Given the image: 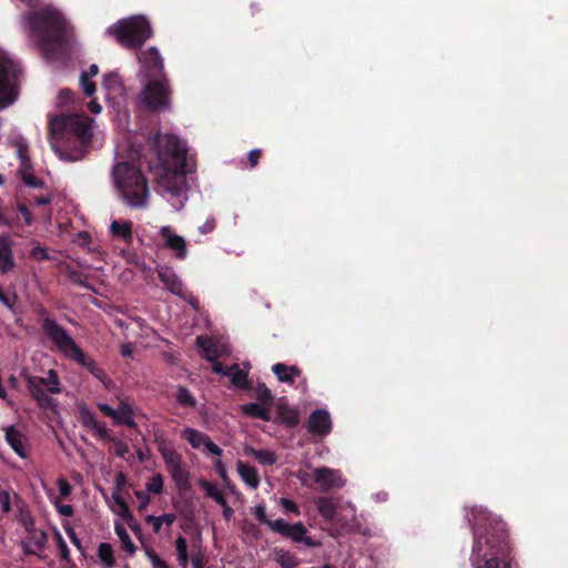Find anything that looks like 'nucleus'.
Masks as SVG:
<instances>
[{"label": "nucleus", "instance_id": "nucleus-1", "mask_svg": "<svg viewBox=\"0 0 568 568\" xmlns=\"http://www.w3.org/2000/svg\"><path fill=\"white\" fill-rule=\"evenodd\" d=\"M467 520L473 530V568H513L515 558L507 524L483 508L473 507Z\"/></svg>", "mask_w": 568, "mask_h": 568}, {"label": "nucleus", "instance_id": "nucleus-2", "mask_svg": "<svg viewBox=\"0 0 568 568\" xmlns=\"http://www.w3.org/2000/svg\"><path fill=\"white\" fill-rule=\"evenodd\" d=\"M21 22L47 55L62 52L70 44L71 28L63 14L51 4L22 13Z\"/></svg>", "mask_w": 568, "mask_h": 568}, {"label": "nucleus", "instance_id": "nucleus-3", "mask_svg": "<svg viewBox=\"0 0 568 568\" xmlns=\"http://www.w3.org/2000/svg\"><path fill=\"white\" fill-rule=\"evenodd\" d=\"M51 145L63 160H81L91 143L92 133L89 118L79 114L59 115L49 123Z\"/></svg>", "mask_w": 568, "mask_h": 568}, {"label": "nucleus", "instance_id": "nucleus-4", "mask_svg": "<svg viewBox=\"0 0 568 568\" xmlns=\"http://www.w3.org/2000/svg\"><path fill=\"white\" fill-rule=\"evenodd\" d=\"M112 176L119 197L131 209H144L150 191L142 170L134 163L119 162L113 166Z\"/></svg>", "mask_w": 568, "mask_h": 568}, {"label": "nucleus", "instance_id": "nucleus-5", "mask_svg": "<svg viewBox=\"0 0 568 568\" xmlns=\"http://www.w3.org/2000/svg\"><path fill=\"white\" fill-rule=\"evenodd\" d=\"M109 32L121 45L133 49L142 47L153 34L149 20L142 16L120 20L109 28Z\"/></svg>", "mask_w": 568, "mask_h": 568}, {"label": "nucleus", "instance_id": "nucleus-6", "mask_svg": "<svg viewBox=\"0 0 568 568\" xmlns=\"http://www.w3.org/2000/svg\"><path fill=\"white\" fill-rule=\"evenodd\" d=\"M172 90L168 77L148 79L140 100L150 111H170Z\"/></svg>", "mask_w": 568, "mask_h": 568}, {"label": "nucleus", "instance_id": "nucleus-7", "mask_svg": "<svg viewBox=\"0 0 568 568\" xmlns=\"http://www.w3.org/2000/svg\"><path fill=\"white\" fill-rule=\"evenodd\" d=\"M19 74L20 68L16 62L0 57V110L16 101Z\"/></svg>", "mask_w": 568, "mask_h": 568}, {"label": "nucleus", "instance_id": "nucleus-8", "mask_svg": "<svg viewBox=\"0 0 568 568\" xmlns=\"http://www.w3.org/2000/svg\"><path fill=\"white\" fill-rule=\"evenodd\" d=\"M67 357L75 361L82 367L88 369L91 375L98 378L104 386H109L112 381L106 373L97 364V362L89 355L84 354L79 345L71 338L63 348L60 349Z\"/></svg>", "mask_w": 568, "mask_h": 568}, {"label": "nucleus", "instance_id": "nucleus-9", "mask_svg": "<svg viewBox=\"0 0 568 568\" xmlns=\"http://www.w3.org/2000/svg\"><path fill=\"white\" fill-rule=\"evenodd\" d=\"M272 531L276 532L294 542L303 544L310 548L321 546L320 541L307 535L306 526L298 521L294 524L286 523L284 519H275L272 525Z\"/></svg>", "mask_w": 568, "mask_h": 568}, {"label": "nucleus", "instance_id": "nucleus-10", "mask_svg": "<svg viewBox=\"0 0 568 568\" xmlns=\"http://www.w3.org/2000/svg\"><path fill=\"white\" fill-rule=\"evenodd\" d=\"M36 314L41 318V327L45 336L60 351L72 338L67 329L49 316V311L43 305H38Z\"/></svg>", "mask_w": 568, "mask_h": 568}, {"label": "nucleus", "instance_id": "nucleus-11", "mask_svg": "<svg viewBox=\"0 0 568 568\" xmlns=\"http://www.w3.org/2000/svg\"><path fill=\"white\" fill-rule=\"evenodd\" d=\"M97 406L102 414L112 418L114 424L124 425L130 428H134L136 426L133 417V407L128 399H120L116 409L104 403H98Z\"/></svg>", "mask_w": 568, "mask_h": 568}, {"label": "nucleus", "instance_id": "nucleus-12", "mask_svg": "<svg viewBox=\"0 0 568 568\" xmlns=\"http://www.w3.org/2000/svg\"><path fill=\"white\" fill-rule=\"evenodd\" d=\"M153 148L160 162L178 159L184 154L179 139L172 134H158L153 140Z\"/></svg>", "mask_w": 568, "mask_h": 568}, {"label": "nucleus", "instance_id": "nucleus-13", "mask_svg": "<svg viewBox=\"0 0 568 568\" xmlns=\"http://www.w3.org/2000/svg\"><path fill=\"white\" fill-rule=\"evenodd\" d=\"M148 79L166 77L164 73L163 59L155 47H151L138 54Z\"/></svg>", "mask_w": 568, "mask_h": 568}, {"label": "nucleus", "instance_id": "nucleus-14", "mask_svg": "<svg viewBox=\"0 0 568 568\" xmlns=\"http://www.w3.org/2000/svg\"><path fill=\"white\" fill-rule=\"evenodd\" d=\"M275 417L272 422L293 429L300 424V410L288 404L285 397H281L275 405Z\"/></svg>", "mask_w": 568, "mask_h": 568}, {"label": "nucleus", "instance_id": "nucleus-15", "mask_svg": "<svg viewBox=\"0 0 568 568\" xmlns=\"http://www.w3.org/2000/svg\"><path fill=\"white\" fill-rule=\"evenodd\" d=\"M314 481L320 485L321 491L323 493L344 486V479L341 473L327 467H320L314 470Z\"/></svg>", "mask_w": 568, "mask_h": 568}, {"label": "nucleus", "instance_id": "nucleus-16", "mask_svg": "<svg viewBox=\"0 0 568 568\" xmlns=\"http://www.w3.org/2000/svg\"><path fill=\"white\" fill-rule=\"evenodd\" d=\"M158 276L169 292L183 300L187 298L189 294L184 288L182 281L180 280V277L176 275L172 267H160L158 270Z\"/></svg>", "mask_w": 568, "mask_h": 568}, {"label": "nucleus", "instance_id": "nucleus-17", "mask_svg": "<svg viewBox=\"0 0 568 568\" xmlns=\"http://www.w3.org/2000/svg\"><path fill=\"white\" fill-rule=\"evenodd\" d=\"M306 428L308 433L313 435L325 436L329 434L332 429V420L328 412L325 409L314 410L306 422Z\"/></svg>", "mask_w": 568, "mask_h": 568}, {"label": "nucleus", "instance_id": "nucleus-18", "mask_svg": "<svg viewBox=\"0 0 568 568\" xmlns=\"http://www.w3.org/2000/svg\"><path fill=\"white\" fill-rule=\"evenodd\" d=\"M160 236L164 241V247L174 251L178 260H184L187 256L186 241L175 234L171 226H162Z\"/></svg>", "mask_w": 568, "mask_h": 568}, {"label": "nucleus", "instance_id": "nucleus-19", "mask_svg": "<svg viewBox=\"0 0 568 568\" xmlns=\"http://www.w3.org/2000/svg\"><path fill=\"white\" fill-rule=\"evenodd\" d=\"M79 420L83 427H87L95 433L101 439L109 438V430L104 423L99 422L95 414L88 407L82 406L79 408Z\"/></svg>", "mask_w": 568, "mask_h": 568}, {"label": "nucleus", "instance_id": "nucleus-20", "mask_svg": "<svg viewBox=\"0 0 568 568\" xmlns=\"http://www.w3.org/2000/svg\"><path fill=\"white\" fill-rule=\"evenodd\" d=\"M12 246L13 242L9 235L0 236V272L2 274H8L16 267Z\"/></svg>", "mask_w": 568, "mask_h": 568}, {"label": "nucleus", "instance_id": "nucleus-21", "mask_svg": "<svg viewBox=\"0 0 568 568\" xmlns=\"http://www.w3.org/2000/svg\"><path fill=\"white\" fill-rule=\"evenodd\" d=\"M165 466L178 488L180 490H186L190 487L189 473L183 468L181 457Z\"/></svg>", "mask_w": 568, "mask_h": 568}, {"label": "nucleus", "instance_id": "nucleus-22", "mask_svg": "<svg viewBox=\"0 0 568 568\" xmlns=\"http://www.w3.org/2000/svg\"><path fill=\"white\" fill-rule=\"evenodd\" d=\"M6 440L10 445V447L14 450V453L21 458L28 457V452L24 446V436L23 434L16 428V426L11 425L6 428Z\"/></svg>", "mask_w": 568, "mask_h": 568}, {"label": "nucleus", "instance_id": "nucleus-23", "mask_svg": "<svg viewBox=\"0 0 568 568\" xmlns=\"http://www.w3.org/2000/svg\"><path fill=\"white\" fill-rule=\"evenodd\" d=\"M154 443L165 465L180 458L181 455L174 449L172 443L162 434H154Z\"/></svg>", "mask_w": 568, "mask_h": 568}, {"label": "nucleus", "instance_id": "nucleus-24", "mask_svg": "<svg viewBox=\"0 0 568 568\" xmlns=\"http://www.w3.org/2000/svg\"><path fill=\"white\" fill-rule=\"evenodd\" d=\"M272 372L276 375L280 382L287 384H293L295 377L302 374V371L297 366H287L283 363H275L272 366Z\"/></svg>", "mask_w": 568, "mask_h": 568}, {"label": "nucleus", "instance_id": "nucleus-25", "mask_svg": "<svg viewBox=\"0 0 568 568\" xmlns=\"http://www.w3.org/2000/svg\"><path fill=\"white\" fill-rule=\"evenodd\" d=\"M242 413L251 418H258L264 422H271V407L261 403H248L241 407Z\"/></svg>", "mask_w": 568, "mask_h": 568}, {"label": "nucleus", "instance_id": "nucleus-26", "mask_svg": "<svg viewBox=\"0 0 568 568\" xmlns=\"http://www.w3.org/2000/svg\"><path fill=\"white\" fill-rule=\"evenodd\" d=\"M227 376L231 377V383L239 389H252V383L247 377V372L241 369L237 364L227 367Z\"/></svg>", "mask_w": 568, "mask_h": 568}, {"label": "nucleus", "instance_id": "nucleus-27", "mask_svg": "<svg viewBox=\"0 0 568 568\" xmlns=\"http://www.w3.org/2000/svg\"><path fill=\"white\" fill-rule=\"evenodd\" d=\"M237 471L242 480L251 488L256 489L260 485V477L255 467L245 464L242 460L237 462Z\"/></svg>", "mask_w": 568, "mask_h": 568}, {"label": "nucleus", "instance_id": "nucleus-28", "mask_svg": "<svg viewBox=\"0 0 568 568\" xmlns=\"http://www.w3.org/2000/svg\"><path fill=\"white\" fill-rule=\"evenodd\" d=\"M244 453L246 456L253 457L263 466H272L276 463V455L267 449H256L252 446H245Z\"/></svg>", "mask_w": 568, "mask_h": 568}, {"label": "nucleus", "instance_id": "nucleus-29", "mask_svg": "<svg viewBox=\"0 0 568 568\" xmlns=\"http://www.w3.org/2000/svg\"><path fill=\"white\" fill-rule=\"evenodd\" d=\"M99 72L97 64H91L87 71H83L80 75V84L83 93L87 97H92L95 93V83L90 81V78L95 77Z\"/></svg>", "mask_w": 568, "mask_h": 568}, {"label": "nucleus", "instance_id": "nucleus-30", "mask_svg": "<svg viewBox=\"0 0 568 568\" xmlns=\"http://www.w3.org/2000/svg\"><path fill=\"white\" fill-rule=\"evenodd\" d=\"M132 226L133 223L130 220L126 221H113L110 225V230L113 236L120 237L125 242L132 241Z\"/></svg>", "mask_w": 568, "mask_h": 568}, {"label": "nucleus", "instance_id": "nucleus-31", "mask_svg": "<svg viewBox=\"0 0 568 568\" xmlns=\"http://www.w3.org/2000/svg\"><path fill=\"white\" fill-rule=\"evenodd\" d=\"M182 438L185 439L194 449H199L201 446L205 445V442L209 437V435L191 428L185 427L182 432Z\"/></svg>", "mask_w": 568, "mask_h": 568}, {"label": "nucleus", "instance_id": "nucleus-32", "mask_svg": "<svg viewBox=\"0 0 568 568\" xmlns=\"http://www.w3.org/2000/svg\"><path fill=\"white\" fill-rule=\"evenodd\" d=\"M26 383L28 390L34 400L41 398L47 394L45 390L43 389L45 384L44 377L28 375L26 377Z\"/></svg>", "mask_w": 568, "mask_h": 568}, {"label": "nucleus", "instance_id": "nucleus-33", "mask_svg": "<svg viewBox=\"0 0 568 568\" xmlns=\"http://www.w3.org/2000/svg\"><path fill=\"white\" fill-rule=\"evenodd\" d=\"M26 383L28 390L34 400L41 398L47 394L45 390L43 389L45 384L44 377L28 375L26 377Z\"/></svg>", "mask_w": 568, "mask_h": 568}, {"label": "nucleus", "instance_id": "nucleus-34", "mask_svg": "<svg viewBox=\"0 0 568 568\" xmlns=\"http://www.w3.org/2000/svg\"><path fill=\"white\" fill-rule=\"evenodd\" d=\"M32 523L26 526L29 536L26 538L37 550H43L47 547L48 535L43 530L33 529Z\"/></svg>", "mask_w": 568, "mask_h": 568}, {"label": "nucleus", "instance_id": "nucleus-35", "mask_svg": "<svg viewBox=\"0 0 568 568\" xmlns=\"http://www.w3.org/2000/svg\"><path fill=\"white\" fill-rule=\"evenodd\" d=\"M316 507L321 516L327 520H333L336 516V505L328 497H318L315 500Z\"/></svg>", "mask_w": 568, "mask_h": 568}, {"label": "nucleus", "instance_id": "nucleus-36", "mask_svg": "<svg viewBox=\"0 0 568 568\" xmlns=\"http://www.w3.org/2000/svg\"><path fill=\"white\" fill-rule=\"evenodd\" d=\"M20 175L22 181L31 187H43L44 182L38 179L33 173L32 169L29 165L28 161L22 159Z\"/></svg>", "mask_w": 568, "mask_h": 568}, {"label": "nucleus", "instance_id": "nucleus-37", "mask_svg": "<svg viewBox=\"0 0 568 568\" xmlns=\"http://www.w3.org/2000/svg\"><path fill=\"white\" fill-rule=\"evenodd\" d=\"M114 530L122 544L123 549L128 551L130 555H133L136 550V546L131 540L125 527L122 524L116 523Z\"/></svg>", "mask_w": 568, "mask_h": 568}, {"label": "nucleus", "instance_id": "nucleus-38", "mask_svg": "<svg viewBox=\"0 0 568 568\" xmlns=\"http://www.w3.org/2000/svg\"><path fill=\"white\" fill-rule=\"evenodd\" d=\"M176 403L183 407L194 408L196 406V398L192 393L184 386H178L175 394Z\"/></svg>", "mask_w": 568, "mask_h": 568}, {"label": "nucleus", "instance_id": "nucleus-39", "mask_svg": "<svg viewBox=\"0 0 568 568\" xmlns=\"http://www.w3.org/2000/svg\"><path fill=\"white\" fill-rule=\"evenodd\" d=\"M98 557L106 568H112L115 565L113 548L108 542H101L99 545Z\"/></svg>", "mask_w": 568, "mask_h": 568}, {"label": "nucleus", "instance_id": "nucleus-40", "mask_svg": "<svg viewBox=\"0 0 568 568\" xmlns=\"http://www.w3.org/2000/svg\"><path fill=\"white\" fill-rule=\"evenodd\" d=\"M199 485L201 488H203L205 490V493L209 497H211L212 499H214L216 501V504H219V505L225 504L226 498H225L224 494L221 490H219L214 484H212L205 479H202V480H200Z\"/></svg>", "mask_w": 568, "mask_h": 568}, {"label": "nucleus", "instance_id": "nucleus-41", "mask_svg": "<svg viewBox=\"0 0 568 568\" xmlns=\"http://www.w3.org/2000/svg\"><path fill=\"white\" fill-rule=\"evenodd\" d=\"M175 550L178 555V560L182 567H186L189 564V554H187V541L183 536H179L175 540Z\"/></svg>", "mask_w": 568, "mask_h": 568}, {"label": "nucleus", "instance_id": "nucleus-42", "mask_svg": "<svg viewBox=\"0 0 568 568\" xmlns=\"http://www.w3.org/2000/svg\"><path fill=\"white\" fill-rule=\"evenodd\" d=\"M276 561L282 568H295L298 562L293 554L284 549L276 550Z\"/></svg>", "mask_w": 568, "mask_h": 568}, {"label": "nucleus", "instance_id": "nucleus-43", "mask_svg": "<svg viewBox=\"0 0 568 568\" xmlns=\"http://www.w3.org/2000/svg\"><path fill=\"white\" fill-rule=\"evenodd\" d=\"M255 397L261 403L268 407L273 404V394L265 384H258L255 388Z\"/></svg>", "mask_w": 568, "mask_h": 568}, {"label": "nucleus", "instance_id": "nucleus-44", "mask_svg": "<svg viewBox=\"0 0 568 568\" xmlns=\"http://www.w3.org/2000/svg\"><path fill=\"white\" fill-rule=\"evenodd\" d=\"M44 386H47L48 392L51 394L61 393L59 376L54 369H50L48 372V377H44Z\"/></svg>", "mask_w": 568, "mask_h": 568}, {"label": "nucleus", "instance_id": "nucleus-45", "mask_svg": "<svg viewBox=\"0 0 568 568\" xmlns=\"http://www.w3.org/2000/svg\"><path fill=\"white\" fill-rule=\"evenodd\" d=\"M2 217L7 221L6 223H2L3 226H20V219L12 206L2 207Z\"/></svg>", "mask_w": 568, "mask_h": 568}, {"label": "nucleus", "instance_id": "nucleus-46", "mask_svg": "<svg viewBox=\"0 0 568 568\" xmlns=\"http://www.w3.org/2000/svg\"><path fill=\"white\" fill-rule=\"evenodd\" d=\"M112 497H113L114 503L118 505V507L120 509L119 515L123 519H125V518L132 519V513H131V510L129 508L128 503L121 496V493L113 491L112 493Z\"/></svg>", "mask_w": 568, "mask_h": 568}, {"label": "nucleus", "instance_id": "nucleus-47", "mask_svg": "<svg viewBox=\"0 0 568 568\" xmlns=\"http://www.w3.org/2000/svg\"><path fill=\"white\" fill-rule=\"evenodd\" d=\"M39 408L43 410H51L52 413L58 412V400L48 394L36 400Z\"/></svg>", "mask_w": 568, "mask_h": 568}, {"label": "nucleus", "instance_id": "nucleus-48", "mask_svg": "<svg viewBox=\"0 0 568 568\" xmlns=\"http://www.w3.org/2000/svg\"><path fill=\"white\" fill-rule=\"evenodd\" d=\"M163 478L160 474L154 475L148 483H146V490L149 493H153L155 495H160L163 491Z\"/></svg>", "mask_w": 568, "mask_h": 568}, {"label": "nucleus", "instance_id": "nucleus-49", "mask_svg": "<svg viewBox=\"0 0 568 568\" xmlns=\"http://www.w3.org/2000/svg\"><path fill=\"white\" fill-rule=\"evenodd\" d=\"M17 211L22 215L26 225L29 226L33 223L34 217L26 202L18 201L17 202Z\"/></svg>", "mask_w": 568, "mask_h": 568}, {"label": "nucleus", "instance_id": "nucleus-50", "mask_svg": "<svg viewBox=\"0 0 568 568\" xmlns=\"http://www.w3.org/2000/svg\"><path fill=\"white\" fill-rule=\"evenodd\" d=\"M253 514L261 524L267 525L270 527V529L272 530V525H273L274 520H271L267 518L266 509H265L264 505L255 506Z\"/></svg>", "mask_w": 568, "mask_h": 568}, {"label": "nucleus", "instance_id": "nucleus-51", "mask_svg": "<svg viewBox=\"0 0 568 568\" xmlns=\"http://www.w3.org/2000/svg\"><path fill=\"white\" fill-rule=\"evenodd\" d=\"M103 85L108 90H115L121 85L120 77L116 73L110 72L103 77Z\"/></svg>", "mask_w": 568, "mask_h": 568}, {"label": "nucleus", "instance_id": "nucleus-52", "mask_svg": "<svg viewBox=\"0 0 568 568\" xmlns=\"http://www.w3.org/2000/svg\"><path fill=\"white\" fill-rule=\"evenodd\" d=\"M242 531H243V534H245L247 536H251L254 539H258L260 538V529L252 521L244 520V523L242 525Z\"/></svg>", "mask_w": 568, "mask_h": 568}, {"label": "nucleus", "instance_id": "nucleus-53", "mask_svg": "<svg viewBox=\"0 0 568 568\" xmlns=\"http://www.w3.org/2000/svg\"><path fill=\"white\" fill-rule=\"evenodd\" d=\"M145 554L148 558L151 560L153 568H169L168 564L164 560H162L154 550L146 549Z\"/></svg>", "mask_w": 568, "mask_h": 568}, {"label": "nucleus", "instance_id": "nucleus-54", "mask_svg": "<svg viewBox=\"0 0 568 568\" xmlns=\"http://www.w3.org/2000/svg\"><path fill=\"white\" fill-rule=\"evenodd\" d=\"M68 276H69V280L72 283H74V284H77L79 286H82V287H88L89 286L88 283H87V276L83 273H81V272L71 271V272H69Z\"/></svg>", "mask_w": 568, "mask_h": 568}, {"label": "nucleus", "instance_id": "nucleus-55", "mask_svg": "<svg viewBox=\"0 0 568 568\" xmlns=\"http://www.w3.org/2000/svg\"><path fill=\"white\" fill-rule=\"evenodd\" d=\"M280 503L285 511L293 513L295 515L301 514L298 506L292 499L281 498Z\"/></svg>", "mask_w": 568, "mask_h": 568}, {"label": "nucleus", "instance_id": "nucleus-56", "mask_svg": "<svg viewBox=\"0 0 568 568\" xmlns=\"http://www.w3.org/2000/svg\"><path fill=\"white\" fill-rule=\"evenodd\" d=\"M134 495L140 500L139 511H143L151 501L149 494L144 490H135Z\"/></svg>", "mask_w": 568, "mask_h": 568}, {"label": "nucleus", "instance_id": "nucleus-57", "mask_svg": "<svg viewBox=\"0 0 568 568\" xmlns=\"http://www.w3.org/2000/svg\"><path fill=\"white\" fill-rule=\"evenodd\" d=\"M214 469L215 471L217 473V475L220 476V478L226 484V485H230V478L227 476V471H226V468L224 466V464L222 463V460L217 459L215 463H214Z\"/></svg>", "mask_w": 568, "mask_h": 568}, {"label": "nucleus", "instance_id": "nucleus-58", "mask_svg": "<svg viewBox=\"0 0 568 568\" xmlns=\"http://www.w3.org/2000/svg\"><path fill=\"white\" fill-rule=\"evenodd\" d=\"M31 256L39 261H45L49 260V253L45 247H42L40 245L36 246L31 251Z\"/></svg>", "mask_w": 568, "mask_h": 568}, {"label": "nucleus", "instance_id": "nucleus-59", "mask_svg": "<svg viewBox=\"0 0 568 568\" xmlns=\"http://www.w3.org/2000/svg\"><path fill=\"white\" fill-rule=\"evenodd\" d=\"M59 494L62 497H68L71 494L72 487L65 478L58 479Z\"/></svg>", "mask_w": 568, "mask_h": 568}, {"label": "nucleus", "instance_id": "nucleus-60", "mask_svg": "<svg viewBox=\"0 0 568 568\" xmlns=\"http://www.w3.org/2000/svg\"><path fill=\"white\" fill-rule=\"evenodd\" d=\"M262 156V151L260 149H254L248 152L247 161L251 168H255L258 164V161Z\"/></svg>", "mask_w": 568, "mask_h": 568}, {"label": "nucleus", "instance_id": "nucleus-61", "mask_svg": "<svg viewBox=\"0 0 568 568\" xmlns=\"http://www.w3.org/2000/svg\"><path fill=\"white\" fill-rule=\"evenodd\" d=\"M204 447L206 448V450L210 454H212L214 456H222V454H223V449L221 447H219L215 443H213L211 440L210 436L207 437Z\"/></svg>", "mask_w": 568, "mask_h": 568}, {"label": "nucleus", "instance_id": "nucleus-62", "mask_svg": "<svg viewBox=\"0 0 568 568\" xmlns=\"http://www.w3.org/2000/svg\"><path fill=\"white\" fill-rule=\"evenodd\" d=\"M215 220L213 217H210L207 219L203 225H201L199 227V231L202 233V234H209L211 233L214 229H215Z\"/></svg>", "mask_w": 568, "mask_h": 568}, {"label": "nucleus", "instance_id": "nucleus-63", "mask_svg": "<svg viewBox=\"0 0 568 568\" xmlns=\"http://www.w3.org/2000/svg\"><path fill=\"white\" fill-rule=\"evenodd\" d=\"M191 562L193 568H203L206 564V560L204 558V555L199 552L192 557Z\"/></svg>", "mask_w": 568, "mask_h": 568}, {"label": "nucleus", "instance_id": "nucleus-64", "mask_svg": "<svg viewBox=\"0 0 568 568\" xmlns=\"http://www.w3.org/2000/svg\"><path fill=\"white\" fill-rule=\"evenodd\" d=\"M53 201L51 194L34 196L32 203L37 205H49Z\"/></svg>", "mask_w": 568, "mask_h": 568}]
</instances>
